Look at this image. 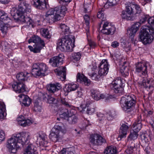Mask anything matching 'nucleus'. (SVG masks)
<instances>
[{"label":"nucleus","mask_w":154,"mask_h":154,"mask_svg":"<svg viewBox=\"0 0 154 154\" xmlns=\"http://www.w3.org/2000/svg\"><path fill=\"white\" fill-rule=\"evenodd\" d=\"M72 112H71V110L66 109L65 111L60 115V117L61 118L66 119L67 121L68 118Z\"/></svg>","instance_id":"nucleus-38"},{"label":"nucleus","mask_w":154,"mask_h":154,"mask_svg":"<svg viewBox=\"0 0 154 154\" xmlns=\"http://www.w3.org/2000/svg\"><path fill=\"white\" fill-rule=\"evenodd\" d=\"M136 150V148H132L128 147V149L125 151L128 154H135Z\"/></svg>","instance_id":"nucleus-50"},{"label":"nucleus","mask_w":154,"mask_h":154,"mask_svg":"<svg viewBox=\"0 0 154 154\" xmlns=\"http://www.w3.org/2000/svg\"><path fill=\"white\" fill-rule=\"evenodd\" d=\"M119 0H107V3L109 5L113 6L116 5Z\"/></svg>","instance_id":"nucleus-53"},{"label":"nucleus","mask_w":154,"mask_h":154,"mask_svg":"<svg viewBox=\"0 0 154 154\" xmlns=\"http://www.w3.org/2000/svg\"><path fill=\"white\" fill-rule=\"evenodd\" d=\"M136 101L134 95L127 94L121 97L120 102L123 110L126 112H129L132 110Z\"/></svg>","instance_id":"nucleus-4"},{"label":"nucleus","mask_w":154,"mask_h":154,"mask_svg":"<svg viewBox=\"0 0 154 154\" xmlns=\"http://www.w3.org/2000/svg\"><path fill=\"white\" fill-rule=\"evenodd\" d=\"M20 98V101L22 102V103L25 106H29L31 103V100L29 97L27 95L23 94H20L18 96Z\"/></svg>","instance_id":"nucleus-28"},{"label":"nucleus","mask_w":154,"mask_h":154,"mask_svg":"<svg viewBox=\"0 0 154 154\" xmlns=\"http://www.w3.org/2000/svg\"><path fill=\"white\" fill-rule=\"evenodd\" d=\"M62 104L67 107H70V105L69 103L66 102L65 99H62L61 100Z\"/></svg>","instance_id":"nucleus-58"},{"label":"nucleus","mask_w":154,"mask_h":154,"mask_svg":"<svg viewBox=\"0 0 154 154\" xmlns=\"http://www.w3.org/2000/svg\"><path fill=\"white\" fill-rule=\"evenodd\" d=\"M29 74L26 72H20L18 73L16 75V78L19 82H23L27 79Z\"/></svg>","instance_id":"nucleus-29"},{"label":"nucleus","mask_w":154,"mask_h":154,"mask_svg":"<svg viewBox=\"0 0 154 154\" xmlns=\"http://www.w3.org/2000/svg\"><path fill=\"white\" fill-rule=\"evenodd\" d=\"M128 68L126 66H123L120 70V72L122 75L124 77H126L129 75Z\"/></svg>","instance_id":"nucleus-42"},{"label":"nucleus","mask_w":154,"mask_h":154,"mask_svg":"<svg viewBox=\"0 0 154 154\" xmlns=\"http://www.w3.org/2000/svg\"><path fill=\"white\" fill-rule=\"evenodd\" d=\"M79 110L82 112L85 111L88 115L92 114L95 111L94 108L87 107L85 105H82L80 107Z\"/></svg>","instance_id":"nucleus-30"},{"label":"nucleus","mask_w":154,"mask_h":154,"mask_svg":"<svg viewBox=\"0 0 154 154\" xmlns=\"http://www.w3.org/2000/svg\"><path fill=\"white\" fill-rule=\"evenodd\" d=\"M109 65L106 60H103L99 64L98 67L99 68L98 74L94 72L88 73V74L93 80L99 81L102 78V76L106 75L108 72Z\"/></svg>","instance_id":"nucleus-6"},{"label":"nucleus","mask_w":154,"mask_h":154,"mask_svg":"<svg viewBox=\"0 0 154 154\" xmlns=\"http://www.w3.org/2000/svg\"><path fill=\"white\" fill-rule=\"evenodd\" d=\"M42 109V107L39 104L37 101H35L34 103V110L35 112H40Z\"/></svg>","instance_id":"nucleus-47"},{"label":"nucleus","mask_w":154,"mask_h":154,"mask_svg":"<svg viewBox=\"0 0 154 154\" xmlns=\"http://www.w3.org/2000/svg\"><path fill=\"white\" fill-rule=\"evenodd\" d=\"M63 56L61 54L54 57L49 60V63L54 67L58 66L63 64Z\"/></svg>","instance_id":"nucleus-18"},{"label":"nucleus","mask_w":154,"mask_h":154,"mask_svg":"<svg viewBox=\"0 0 154 154\" xmlns=\"http://www.w3.org/2000/svg\"><path fill=\"white\" fill-rule=\"evenodd\" d=\"M119 42L115 41L112 43L111 46L113 48H116L119 46Z\"/></svg>","instance_id":"nucleus-59"},{"label":"nucleus","mask_w":154,"mask_h":154,"mask_svg":"<svg viewBox=\"0 0 154 154\" xmlns=\"http://www.w3.org/2000/svg\"><path fill=\"white\" fill-rule=\"evenodd\" d=\"M134 8L136 10V12L134 14L135 15V16H136L137 19V17L139 16V14L141 13V9L139 5H135Z\"/></svg>","instance_id":"nucleus-48"},{"label":"nucleus","mask_w":154,"mask_h":154,"mask_svg":"<svg viewBox=\"0 0 154 154\" xmlns=\"http://www.w3.org/2000/svg\"><path fill=\"white\" fill-rule=\"evenodd\" d=\"M9 0H0V2L2 4H6L8 3Z\"/></svg>","instance_id":"nucleus-61"},{"label":"nucleus","mask_w":154,"mask_h":154,"mask_svg":"<svg viewBox=\"0 0 154 154\" xmlns=\"http://www.w3.org/2000/svg\"><path fill=\"white\" fill-rule=\"evenodd\" d=\"M5 132L2 130H0V142L4 140L5 138Z\"/></svg>","instance_id":"nucleus-55"},{"label":"nucleus","mask_w":154,"mask_h":154,"mask_svg":"<svg viewBox=\"0 0 154 154\" xmlns=\"http://www.w3.org/2000/svg\"><path fill=\"white\" fill-rule=\"evenodd\" d=\"M35 45V46L33 45V47L30 45H29L28 47L30 51L33 52L34 53L40 52L42 48L44 47V46H43L42 45L39 44Z\"/></svg>","instance_id":"nucleus-32"},{"label":"nucleus","mask_w":154,"mask_h":154,"mask_svg":"<svg viewBox=\"0 0 154 154\" xmlns=\"http://www.w3.org/2000/svg\"><path fill=\"white\" fill-rule=\"evenodd\" d=\"M79 85L74 83H69L66 86V91L67 92H70L72 91H74L78 89Z\"/></svg>","instance_id":"nucleus-35"},{"label":"nucleus","mask_w":154,"mask_h":154,"mask_svg":"<svg viewBox=\"0 0 154 154\" xmlns=\"http://www.w3.org/2000/svg\"><path fill=\"white\" fill-rule=\"evenodd\" d=\"M41 33L42 36L45 38H49L50 34L48 29H47L42 28L41 29Z\"/></svg>","instance_id":"nucleus-44"},{"label":"nucleus","mask_w":154,"mask_h":154,"mask_svg":"<svg viewBox=\"0 0 154 154\" xmlns=\"http://www.w3.org/2000/svg\"><path fill=\"white\" fill-rule=\"evenodd\" d=\"M116 31V28L107 22H105L103 26L101 32L106 35H112Z\"/></svg>","instance_id":"nucleus-15"},{"label":"nucleus","mask_w":154,"mask_h":154,"mask_svg":"<svg viewBox=\"0 0 154 154\" xmlns=\"http://www.w3.org/2000/svg\"><path fill=\"white\" fill-rule=\"evenodd\" d=\"M84 19L85 20L86 24L87 26H88H88L89 24V20L90 18L88 15H85L84 17Z\"/></svg>","instance_id":"nucleus-56"},{"label":"nucleus","mask_w":154,"mask_h":154,"mask_svg":"<svg viewBox=\"0 0 154 154\" xmlns=\"http://www.w3.org/2000/svg\"><path fill=\"white\" fill-rule=\"evenodd\" d=\"M54 71L57 75V78L62 81L66 79V68L60 66L54 70Z\"/></svg>","instance_id":"nucleus-21"},{"label":"nucleus","mask_w":154,"mask_h":154,"mask_svg":"<svg viewBox=\"0 0 154 154\" xmlns=\"http://www.w3.org/2000/svg\"><path fill=\"white\" fill-rule=\"evenodd\" d=\"M154 35V28L144 26L141 29L139 38L142 43L146 45L152 42L153 38Z\"/></svg>","instance_id":"nucleus-5"},{"label":"nucleus","mask_w":154,"mask_h":154,"mask_svg":"<svg viewBox=\"0 0 154 154\" xmlns=\"http://www.w3.org/2000/svg\"><path fill=\"white\" fill-rule=\"evenodd\" d=\"M127 124H122L120 128L119 135L118 137V138H120L119 140L126 137L127 132L129 128V126Z\"/></svg>","instance_id":"nucleus-24"},{"label":"nucleus","mask_w":154,"mask_h":154,"mask_svg":"<svg viewBox=\"0 0 154 154\" xmlns=\"http://www.w3.org/2000/svg\"><path fill=\"white\" fill-rule=\"evenodd\" d=\"M31 11L30 6L26 2H21L17 9L13 8L11 10V14L14 20L22 23H25L28 26H32V20L30 17L25 16L23 14L29 13Z\"/></svg>","instance_id":"nucleus-1"},{"label":"nucleus","mask_w":154,"mask_h":154,"mask_svg":"<svg viewBox=\"0 0 154 154\" xmlns=\"http://www.w3.org/2000/svg\"><path fill=\"white\" fill-rule=\"evenodd\" d=\"M5 13L3 11H0V17L1 16H2L3 15L5 14Z\"/></svg>","instance_id":"nucleus-64"},{"label":"nucleus","mask_w":154,"mask_h":154,"mask_svg":"<svg viewBox=\"0 0 154 154\" xmlns=\"http://www.w3.org/2000/svg\"><path fill=\"white\" fill-rule=\"evenodd\" d=\"M17 121L19 124L23 127L30 125L32 123L31 120L29 119H26L22 115L20 116L17 118Z\"/></svg>","instance_id":"nucleus-23"},{"label":"nucleus","mask_w":154,"mask_h":154,"mask_svg":"<svg viewBox=\"0 0 154 154\" xmlns=\"http://www.w3.org/2000/svg\"><path fill=\"white\" fill-rule=\"evenodd\" d=\"M153 113V112L152 111H149L148 112V115L147 116L148 117H150V116L152 115Z\"/></svg>","instance_id":"nucleus-63"},{"label":"nucleus","mask_w":154,"mask_h":154,"mask_svg":"<svg viewBox=\"0 0 154 154\" xmlns=\"http://www.w3.org/2000/svg\"><path fill=\"white\" fill-rule=\"evenodd\" d=\"M11 22V20L8 17V15L6 13H5L0 17V24L2 23H9Z\"/></svg>","instance_id":"nucleus-36"},{"label":"nucleus","mask_w":154,"mask_h":154,"mask_svg":"<svg viewBox=\"0 0 154 154\" xmlns=\"http://www.w3.org/2000/svg\"><path fill=\"white\" fill-rule=\"evenodd\" d=\"M74 152V148L72 147L63 148L60 152V154H73Z\"/></svg>","instance_id":"nucleus-39"},{"label":"nucleus","mask_w":154,"mask_h":154,"mask_svg":"<svg viewBox=\"0 0 154 154\" xmlns=\"http://www.w3.org/2000/svg\"><path fill=\"white\" fill-rule=\"evenodd\" d=\"M48 68L46 65L44 63H34L32 66V74L35 76L44 75Z\"/></svg>","instance_id":"nucleus-10"},{"label":"nucleus","mask_w":154,"mask_h":154,"mask_svg":"<svg viewBox=\"0 0 154 154\" xmlns=\"http://www.w3.org/2000/svg\"><path fill=\"white\" fill-rule=\"evenodd\" d=\"M81 55L80 53L78 52L75 53L72 55V57L73 60L75 61L79 60L81 57Z\"/></svg>","instance_id":"nucleus-49"},{"label":"nucleus","mask_w":154,"mask_h":154,"mask_svg":"<svg viewBox=\"0 0 154 154\" xmlns=\"http://www.w3.org/2000/svg\"><path fill=\"white\" fill-rule=\"evenodd\" d=\"M142 127V124L141 120L140 119V118L138 117L133 125V130L138 132L141 129Z\"/></svg>","instance_id":"nucleus-31"},{"label":"nucleus","mask_w":154,"mask_h":154,"mask_svg":"<svg viewBox=\"0 0 154 154\" xmlns=\"http://www.w3.org/2000/svg\"><path fill=\"white\" fill-rule=\"evenodd\" d=\"M45 97H46V96H48V101L49 103L54 104L57 103V100L56 98L50 96L47 94H45Z\"/></svg>","instance_id":"nucleus-45"},{"label":"nucleus","mask_w":154,"mask_h":154,"mask_svg":"<svg viewBox=\"0 0 154 154\" xmlns=\"http://www.w3.org/2000/svg\"><path fill=\"white\" fill-rule=\"evenodd\" d=\"M37 148L32 144H29L24 151V154H37Z\"/></svg>","instance_id":"nucleus-26"},{"label":"nucleus","mask_w":154,"mask_h":154,"mask_svg":"<svg viewBox=\"0 0 154 154\" xmlns=\"http://www.w3.org/2000/svg\"><path fill=\"white\" fill-rule=\"evenodd\" d=\"M12 87L17 93L23 92L26 91V87L23 82H15L12 85Z\"/></svg>","instance_id":"nucleus-16"},{"label":"nucleus","mask_w":154,"mask_h":154,"mask_svg":"<svg viewBox=\"0 0 154 154\" xmlns=\"http://www.w3.org/2000/svg\"><path fill=\"white\" fill-rule=\"evenodd\" d=\"M61 32V33L62 35L68 34L69 33V28L64 24H62L60 26Z\"/></svg>","instance_id":"nucleus-37"},{"label":"nucleus","mask_w":154,"mask_h":154,"mask_svg":"<svg viewBox=\"0 0 154 154\" xmlns=\"http://www.w3.org/2000/svg\"><path fill=\"white\" fill-rule=\"evenodd\" d=\"M37 137V142L40 146H46L47 142L45 140L46 137V134L43 132L39 131L36 134Z\"/></svg>","instance_id":"nucleus-19"},{"label":"nucleus","mask_w":154,"mask_h":154,"mask_svg":"<svg viewBox=\"0 0 154 154\" xmlns=\"http://www.w3.org/2000/svg\"><path fill=\"white\" fill-rule=\"evenodd\" d=\"M29 43L33 42L35 45L40 44L43 46H45V43L43 40H42L38 36H34L30 38L28 40Z\"/></svg>","instance_id":"nucleus-27"},{"label":"nucleus","mask_w":154,"mask_h":154,"mask_svg":"<svg viewBox=\"0 0 154 154\" xmlns=\"http://www.w3.org/2000/svg\"><path fill=\"white\" fill-rule=\"evenodd\" d=\"M148 121L149 123V125L150 126L153 130L154 121L153 119V118L152 119L151 117H150L149 118Z\"/></svg>","instance_id":"nucleus-57"},{"label":"nucleus","mask_w":154,"mask_h":154,"mask_svg":"<svg viewBox=\"0 0 154 154\" xmlns=\"http://www.w3.org/2000/svg\"><path fill=\"white\" fill-rule=\"evenodd\" d=\"M146 21H147L148 23L150 25L149 26H148L150 27L153 28L154 17H149L148 15H143L140 18L139 22L135 23L132 26L130 29L127 30V34L129 35L131 38H133L139 29L141 24L144 23Z\"/></svg>","instance_id":"nucleus-3"},{"label":"nucleus","mask_w":154,"mask_h":154,"mask_svg":"<svg viewBox=\"0 0 154 154\" xmlns=\"http://www.w3.org/2000/svg\"><path fill=\"white\" fill-rule=\"evenodd\" d=\"M1 45L2 47L3 48L7 50L10 49V45L8 43L5 41H3L1 42Z\"/></svg>","instance_id":"nucleus-51"},{"label":"nucleus","mask_w":154,"mask_h":154,"mask_svg":"<svg viewBox=\"0 0 154 154\" xmlns=\"http://www.w3.org/2000/svg\"><path fill=\"white\" fill-rule=\"evenodd\" d=\"M30 134L28 132H22L14 134L8 139L7 147L11 150L12 153L16 152L17 149L21 145L23 146L28 144L30 138Z\"/></svg>","instance_id":"nucleus-2"},{"label":"nucleus","mask_w":154,"mask_h":154,"mask_svg":"<svg viewBox=\"0 0 154 154\" xmlns=\"http://www.w3.org/2000/svg\"><path fill=\"white\" fill-rule=\"evenodd\" d=\"M103 9H101L99 10L97 14V17L99 18H102L103 20L104 18V14L103 13L104 11Z\"/></svg>","instance_id":"nucleus-52"},{"label":"nucleus","mask_w":154,"mask_h":154,"mask_svg":"<svg viewBox=\"0 0 154 154\" xmlns=\"http://www.w3.org/2000/svg\"><path fill=\"white\" fill-rule=\"evenodd\" d=\"M78 121V118L77 116L73 115L72 112L69 117L68 118L67 121L70 124H75L77 123Z\"/></svg>","instance_id":"nucleus-34"},{"label":"nucleus","mask_w":154,"mask_h":154,"mask_svg":"<svg viewBox=\"0 0 154 154\" xmlns=\"http://www.w3.org/2000/svg\"><path fill=\"white\" fill-rule=\"evenodd\" d=\"M76 81L78 82L83 84L87 86H88L90 84V80L84 75L79 72H78L76 75Z\"/></svg>","instance_id":"nucleus-22"},{"label":"nucleus","mask_w":154,"mask_h":154,"mask_svg":"<svg viewBox=\"0 0 154 154\" xmlns=\"http://www.w3.org/2000/svg\"><path fill=\"white\" fill-rule=\"evenodd\" d=\"M151 134H150L149 136H148L147 134H143L140 135V137L142 141H144L146 143L148 142V137L149 136L150 137V140H151L152 139V136H151Z\"/></svg>","instance_id":"nucleus-46"},{"label":"nucleus","mask_w":154,"mask_h":154,"mask_svg":"<svg viewBox=\"0 0 154 154\" xmlns=\"http://www.w3.org/2000/svg\"><path fill=\"white\" fill-rule=\"evenodd\" d=\"M116 115V112L114 110L109 111L105 114L100 112L98 113L97 115L98 120L100 121L106 120V119L109 121L112 120Z\"/></svg>","instance_id":"nucleus-13"},{"label":"nucleus","mask_w":154,"mask_h":154,"mask_svg":"<svg viewBox=\"0 0 154 154\" xmlns=\"http://www.w3.org/2000/svg\"><path fill=\"white\" fill-rule=\"evenodd\" d=\"M135 71L140 76L145 75L147 73V66L145 63L138 62L135 64Z\"/></svg>","instance_id":"nucleus-14"},{"label":"nucleus","mask_w":154,"mask_h":154,"mask_svg":"<svg viewBox=\"0 0 154 154\" xmlns=\"http://www.w3.org/2000/svg\"><path fill=\"white\" fill-rule=\"evenodd\" d=\"M128 141L129 144L128 147L132 148H136L137 146L135 144L134 140H129Z\"/></svg>","instance_id":"nucleus-54"},{"label":"nucleus","mask_w":154,"mask_h":154,"mask_svg":"<svg viewBox=\"0 0 154 154\" xmlns=\"http://www.w3.org/2000/svg\"><path fill=\"white\" fill-rule=\"evenodd\" d=\"M32 4L34 7L42 10L47 9L49 7L45 0H33Z\"/></svg>","instance_id":"nucleus-17"},{"label":"nucleus","mask_w":154,"mask_h":154,"mask_svg":"<svg viewBox=\"0 0 154 154\" xmlns=\"http://www.w3.org/2000/svg\"><path fill=\"white\" fill-rule=\"evenodd\" d=\"M74 39L68 38H62L58 41L57 49L62 51H69L72 50L74 47Z\"/></svg>","instance_id":"nucleus-7"},{"label":"nucleus","mask_w":154,"mask_h":154,"mask_svg":"<svg viewBox=\"0 0 154 154\" xmlns=\"http://www.w3.org/2000/svg\"><path fill=\"white\" fill-rule=\"evenodd\" d=\"M89 46L91 47H93L95 45V44L94 42L91 41L89 42Z\"/></svg>","instance_id":"nucleus-62"},{"label":"nucleus","mask_w":154,"mask_h":154,"mask_svg":"<svg viewBox=\"0 0 154 154\" xmlns=\"http://www.w3.org/2000/svg\"><path fill=\"white\" fill-rule=\"evenodd\" d=\"M125 83V80L122 79L120 77H119L112 82L111 86L114 91L120 95L124 93V87Z\"/></svg>","instance_id":"nucleus-8"},{"label":"nucleus","mask_w":154,"mask_h":154,"mask_svg":"<svg viewBox=\"0 0 154 154\" xmlns=\"http://www.w3.org/2000/svg\"><path fill=\"white\" fill-rule=\"evenodd\" d=\"M47 88L50 93H54L62 88L61 85L59 83H50L47 85Z\"/></svg>","instance_id":"nucleus-20"},{"label":"nucleus","mask_w":154,"mask_h":154,"mask_svg":"<svg viewBox=\"0 0 154 154\" xmlns=\"http://www.w3.org/2000/svg\"><path fill=\"white\" fill-rule=\"evenodd\" d=\"M91 143L93 145L99 146L106 142V140L100 135L98 134L91 135L89 138Z\"/></svg>","instance_id":"nucleus-12"},{"label":"nucleus","mask_w":154,"mask_h":154,"mask_svg":"<svg viewBox=\"0 0 154 154\" xmlns=\"http://www.w3.org/2000/svg\"><path fill=\"white\" fill-rule=\"evenodd\" d=\"M137 132L133 130L131 131L130 134L128 137V140H134L137 138L138 134Z\"/></svg>","instance_id":"nucleus-41"},{"label":"nucleus","mask_w":154,"mask_h":154,"mask_svg":"<svg viewBox=\"0 0 154 154\" xmlns=\"http://www.w3.org/2000/svg\"><path fill=\"white\" fill-rule=\"evenodd\" d=\"M116 148L113 146L108 147L104 151V154H116Z\"/></svg>","instance_id":"nucleus-33"},{"label":"nucleus","mask_w":154,"mask_h":154,"mask_svg":"<svg viewBox=\"0 0 154 154\" xmlns=\"http://www.w3.org/2000/svg\"><path fill=\"white\" fill-rule=\"evenodd\" d=\"M62 124L61 123H57L51 130L49 137L53 142H54L57 141L60 136V133L62 132L63 133H65L66 130H62Z\"/></svg>","instance_id":"nucleus-9"},{"label":"nucleus","mask_w":154,"mask_h":154,"mask_svg":"<svg viewBox=\"0 0 154 154\" xmlns=\"http://www.w3.org/2000/svg\"><path fill=\"white\" fill-rule=\"evenodd\" d=\"M9 27L8 23H2L0 24V29L3 33H5Z\"/></svg>","instance_id":"nucleus-43"},{"label":"nucleus","mask_w":154,"mask_h":154,"mask_svg":"<svg viewBox=\"0 0 154 154\" xmlns=\"http://www.w3.org/2000/svg\"><path fill=\"white\" fill-rule=\"evenodd\" d=\"M5 110V106L4 103L0 102V119H3L4 117V112Z\"/></svg>","instance_id":"nucleus-40"},{"label":"nucleus","mask_w":154,"mask_h":154,"mask_svg":"<svg viewBox=\"0 0 154 154\" xmlns=\"http://www.w3.org/2000/svg\"><path fill=\"white\" fill-rule=\"evenodd\" d=\"M135 5L131 3L129 6H126V11H123L122 12V17L123 19L128 20H134L137 19L136 16L134 14L131 15L134 12Z\"/></svg>","instance_id":"nucleus-11"},{"label":"nucleus","mask_w":154,"mask_h":154,"mask_svg":"<svg viewBox=\"0 0 154 154\" xmlns=\"http://www.w3.org/2000/svg\"><path fill=\"white\" fill-rule=\"evenodd\" d=\"M79 89L77 91L78 93V95L79 97H81L83 95V90L82 88H78Z\"/></svg>","instance_id":"nucleus-60"},{"label":"nucleus","mask_w":154,"mask_h":154,"mask_svg":"<svg viewBox=\"0 0 154 154\" xmlns=\"http://www.w3.org/2000/svg\"><path fill=\"white\" fill-rule=\"evenodd\" d=\"M91 94L92 97L96 100H98L100 99L106 98L105 95L101 94L100 92L97 90L92 89L91 90Z\"/></svg>","instance_id":"nucleus-25"}]
</instances>
